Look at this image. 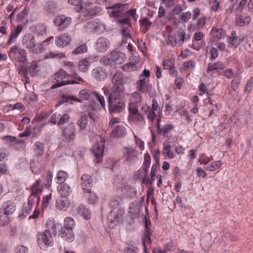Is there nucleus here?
<instances>
[{
    "label": "nucleus",
    "instance_id": "nucleus-1",
    "mask_svg": "<svg viewBox=\"0 0 253 253\" xmlns=\"http://www.w3.org/2000/svg\"><path fill=\"white\" fill-rule=\"evenodd\" d=\"M70 74L61 70L54 74L53 84L51 88H55L70 84H83L84 80L75 71V66L73 63L69 64Z\"/></svg>",
    "mask_w": 253,
    "mask_h": 253
},
{
    "label": "nucleus",
    "instance_id": "nucleus-2",
    "mask_svg": "<svg viewBox=\"0 0 253 253\" xmlns=\"http://www.w3.org/2000/svg\"><path fill=\"white\" fill-rule=\"evenodd\" d=\"M125 94L110 93L107 98L108 110L110 114H119L126 108L123 98Z\"/></svg>",
    "mask_w": 253,
    "mask_h": 253
},
{
    "label": "nucleus",
    "instance_id": "nucleus-3",
    "mask_svg": "<svg viewBox=\"0 0 253 253\" xmlns=\"http://www.w3.org/2000/svg\"><path fill=\"white\" fill-rule=\"evenodd\" d=\"M111 82L112 86L110 88L111 93L125 94V79L122 72H116L112 78Z\"/></svg>",
    "mask_w": 253,
    "mask_h": 253
},
{
    "label": "nucleus",
    "instance_id": "nucleus-4",
    "mask_svg": "<svg viewBox=\"0 0 253 253\" xmlns=\"http://www.w3.org/2000/svg\"><path fill=\"white\" fill-rule=\"evenodd\" d=\"M61 134L63 141L66 143H73L76 136L75 124L71 122L61 127Z\"/></svg>",
    "mask_w": 253,
    "mask_h": 253
},
{
    "label": "nucleus",
    "instance_id": "nucleus-5",
    "mask_svg": "<svg viewBox=\"0 0 253 253\" xmlns=\"http://www.w3.org/2000/svg\"><path fill=\"white\" fill-rule=\"evenodd\" d=\"M150 72L149 70L144 69L142 73L138 77V80L136 82V87L142 93L147 92L149 90V77Z\"/></svg>",
    "mask_w": 253,
    "mask_h": 253
},
{
    "label": "nucleus",
    "instance_id": "nucleus-6",
    "mask_svg": "<svg viewBox=\"0 0 253 253\" xmlns=\"http://www.w3.org/2000/svg\"><path fill=\"white\" fill-rule=\"evenodd\" d=\"M8 55L11 59L23 64H26L27 61L26 50L16 45L11 47Z\"/></svg>",
    "mask_w": 253,
    "mask_h": 253
},
{
    "label": "nucleus",
    "instance_id": "nucleus-7",
    "mask_svg": "<svg viewBox=\"0 0 253 253\" xmlns=\"http://www.w3.org/2000/svg\"><path fill=\"white\" fill-rule=\"evenodd\" d=\"M22 44L23 47L28 49L30 53H38V49L36 48V40L32 34H25L22 39Z\"/></svg>",
    "mask_w": 253,
    "mask_h": 253
},
{
    "label": "nucleus",
    "instance_id": "nucleus-8",
    "mask_svg": "<svg viewBox=\"0 0 253 253\" xmlns=\"http://www.w3.org/2000/svg\"><path fill=\"white\" fill-rule=\"evenodd\" d=\"M38 243L41 249H45L53 243L51 235L49 231L45 230L38 234Z\"/></svg>",
    "mask_w": 253,
    "mask_h": 253
},
{
    "label": "nucleus",
    "instance_id": "nucleus-9",
    "mask_svg": "<svg viewBox=\"0 0 253 253\" xmlns=\"http://www.w3.org/2000/svg\"><path fill=\"white\" fill-rule=\"evenodd\" d=\"M72 19L70 17L64 15H59L55 17L53 22L60 31L65 30L69 27L71 23Z\"/></svg>",
    "mask_w": 253,
    "mask_h": 253
},
{
    "label": "nucleus",
    "instance_id": "nucleus-10",
    "mask_svg": "<svg viewBox=\"0 0 253 253\" xmlns=\"http://www.w3.org/2000/svg\"><path fill=\"white\" fill-rule=\"evenodd\" d=\"M53 227L58 229L59 235L64 240L69 242L74 240V234L71 229H68L67 227H64L59 224H57V226H54Z\"/></svg>",
    "mask_w": 253,
    "mask_h": 253
},
{
    "label": "nucleus",
    "instance_id": "nucleus-11",
    "mask_svg": "<svg viewBox=\"0 0 253 253\" xmlns=\"http://www.w3.org/2000/svg\"><path fill=\"white\" fill-rule=\"evenodd\" d=\"M40 201L39 195L31 194L29 196L27 204L24 206V213H29L32 210L34 205H38Z\"/></svg>",
    "mask_w": 253,
    "mask_h": 253
},
{
    "label": "nucleus",
    "instance_id": "nucleus-12",
    "mask_svg": "<svg viewBox=\"0 0 253 253\" xmlns=\"http://www.w3.org/2000/svg\"><path fill=\"white\" fill-rule=\"evenodd\" d=\"M104 142L95 144L91 148L90 151L92 155L96 159L97 162H100L104 153Z\"/></svg>",
    "mask_w": 253,
    "mask_h": 253
},
{
    "label": "nucleus",
    "instance_id": "nucleus-13",
    "mask_svg": "<svg viewBox=\"0 0 253 253\" xmlns=\"http://www.w3.org/2000/svg\"><path fill=\"white\" fill-rule=\"evenodd\" d=\"M242 12V8H236L235 20L236 26H243L244 25H248L251 21V18L249 16H246L244 18H243V16L241 15Z\"/></svg>",
    "mask_w": 253,
    "mask_h": 253
},
{
    "label": "nucleus",
    "instance_id": "nucleus-14",
    "mask_svg": "<svg viewBox=\"0 0 253 253\" xmlns=\"http://www.w3.org/2000/svg\"><path fill=\"white\" fill-rule=\"evenodd\" d=\"M72 40V38L68 33H64L56 37L55 41L56 45L60 47H64L69 45Z\"/></svg>",
    "mask_w": 253,
    "mask_h": 253
},
{
    "label": "nucleus",
    "instance_id": "nucleus-15",
    "mask_svg": "<svg viewBox=\"0 0 253 253\" xmlns=\"http://www.w3.org/2000/svg\"><path fill=\"white\" fill-rule=\"evenodd\" d=\"M125 161L128 163H133L137 158V151L131 147H125L123 150Z\"/></svg>",
    "mask_w": 253,
    "mask_h": 253
},
{
    "label": "nucleus",
    "instance_id": "nucleus-16",
    "mask_svg": "<svg viewBox=\"0 0 253 253\" xmlns=\"http://www.w3.org/2000/svg\"><path fill=\"white\" fill-rule=\"evenodd\" d=\"M110 45L109 41L105 37H100L95 43L94 46L97 52H103L106 51Z\"/></svg>",
    "mask_w": 253,
    "mask_h": 253
},
{
    "label": "nucleus",
    "instance_id": "nucleus-17",
    "mask_svg": "<svg viewBox=\"0 0 253 253\" xmlns=\"http://www.w3.org/2000/svg\"><path fill=\"white\" fill-rule=\"evenodd\" d=\"M107 72L105 69L97 67L92 71V77L98 82H101L107 78Z\"/></svg>",
    "mask_w": 253,
    "mask_h": 253
},
{
    "label": "nucleus",
    "instance_id": "nucleus-18",
    "mask_svg": "<svg viewBox=\"0 0 253 253\" xmlns=\"http://www.w3.org/2000/svg\"><path fill=\"white\" fill-rule=\"evenodd\" d=\"M81 186L83 192L90 190L93 186V179L91 176L84 174L81 177Z\"/></svg>",
    "mask_w": 253,
    "mask_h": 253
},
{
    "label": "nucleus",
    "instance_id": "nucleus-19",
    "mask_svg": "<svg viewBox=\"0 0 253 253\" xmlns=\"http://www.w3.org/2000/svg\"><path fill=\"white\" fill-rule=\"evenodd\" d=\"M139 104L131 102L129 105L128 111L129 117H136L137 120H143L144 116L141 113L138 112V106Z\"/></svg>",
    "mask_w": 253,
    "mask_h": 253
},
{
    "label": "nucleus",
    "instance_id": "nucleus-20",
    "mask_svg": "<svg viewBox=\"0 0 253 253\" xmlns=\"http://www.w3.org/2000/svg\"><path fill=\"white\" fill-rule=\"evenodd\" d=\"M110 55L111 60L117 64H122L126 61V58L124 53L115 50L112 51Z\"/></svg>",
    "mask_w": 253,
    "mask_h": 253
},
{
    "label": "nucleus",
    "instance_id": "nucleus-21",
    "mask_svg": "<svg viewBox=\"0 0 253 253\" xmlns=\"http://www.w3.org/2000/svg\"><path fill=\"white\" fill-rule=\"evenodd\" d=\"M225 31L221 28L213 27L210 33L211 36L213 38L212 42L216 43L225 35Z\"/></svg>",
    "mask_w": 253,
    "mask_h": 253
},
{
    "label": "nucleus",
    "instance_id": "nucleus-22",
    "mask_svg": "<svg viewBox=\"0 0 253 253\" xmlns=\"http://www.w3.org/2000/svg\"><path fill=\"white\" fill-rule=\"evenodd\" d=\"M242 41L236 35L235 30L231 32V36L228 38V46L229 48H236L241 43Z\"/></svg>",
    "mask_w": 253,
    "mask_h": 253
},
{
    "label": "nucleus",
    "instance_id": "nucleus-23",
    "mask_svg": "<svg viewBox=\"0 0 253 253\" xmlns=\"http://www.w3.org/2000/svg\"><path fill=\"white\" fill-rule=\"evenodd\" d=\"M83 196L88 204L94 205L98 200V197L95 193L91 190L83 192Z\"/></svg>",
    "mask_w": 253,
    "mask_h": 253
},
{
    "label": "nucleus",
    "instance_id": "nucleus-24",
    "mask_svg": "<svg viewBox=\"0 0 253 253\" xmlns=\"http://www.w3.org/2000/svg\"><path fill=\"white\" fill-rule=\"evenodd\" d=\"M24 26L22 24H19L17 27L11 30L9 38L7 42V44L9 45L15 41L19 34L22 31Z\"/></svg>",
    "mask_w": 253,
    "mask_h": 253
},
{
    "label": "nucleus",
    "instance_id": "nucleus-25",
    "mask_svg": "<svg viewBox=\"0 0 253 253\" xmlns=\"http://www.w3.org/2000/svg\"><path fill=\"white\" fill-rule=\"evenodd\" d=\"M126 132L123 126L118 125L115 126L110 133V136L113 138L124 137L126 136Z\"/></svg>",
    "mask_w": 253,
    "mask_h": 253
},
{
    "label": "nucleus",
    "instance_id": "nucleus-26",
    "mask_svg": "<svg viewBox=\"0 0 253 253\" xmlns=\"http://www.w3.org/2000/svg\"><path fill=\"white\" fill-rule=\"evenodd\" d=\"M157 127L158 133L160 135L166 136L171 130L174 128V126L171 124L165 125L164 127H160V119H157Z\"/></svg>",
    "mask_w": 253,
    "mask_h": 253
},
{
    "label": "nucleus",
    "instance_id": "nucleus-27",
    "mask_svg": "<svg viewBox=\"0 0 253 253\" xmlns=\"http://www.w3.org/2000/svg\"><path fill=\"white\" fill-rule=\"evenodd\" d=\"M69 205V200L67 197L61 196L56 200V207L60 210L66 211Z\"/></svg>",
    "mask_w": 253,
    "mask_h": 253
},
{
    "label": "nucleus",
    "instance_id": "nucleus-28",
    "mask_svg": "<svg viewBox=\"0 0 253 253\" xmlns=\"http://www.w3.org/2000/svg\"><path fill=\"white\" fill-rule=\"evenodd\" d=\"M44 10L48 14H54L57 10V3L54 1H48L44 6Z\"/></svg>",
    "mask_w": 253,
    "mask_h": 253
},
{
    "label": "nucleus",
    "instance_id": "nucleus-29",
    "mask_svg": "<svg viewBox=\"0 0 253 253\" xmlns=\"http://www.w3.org/2000/svg\"><path fill=\"white\" fill-rule=\"evenodd\" d=\"M122 214L121 212L115 211L111 210L110 213L107 215V219L111 223L117 224L119 222L121 219Z\"/></svg>",
    "mask_w": 253,
    "mask_h": 253
},
{
    "label": "nucleus",
    "instance_id": "nucleus-30",
    "mask_svg": "<svg viewBox=\"0 0 253 253\" xmlns=\"http://www.w3.org/2000/svg\"><path fill=\"white\" fill-rule=\"evenodd\" d=\"M123 203V198L121 196H114L110 201V207L114 210H117V211H120V210L119 207Z\"/></svg>",
    "mask_w": 253,
    "mask_h": 253
},
{
    "label": "nucleus",
    "instance_id": "nucleus-31",
    "mask_svg": "<svg viewBox=\"0 0 253 253\" xmlns=\"http://www.w3.org/2000/svg\"><path fill=\"white\" fill-rule=\"evenodd\" d=\"M44 151V146L43 143L40 141H36L34 144V152L37 157H42Z\"/></svg>",
    "mask_w": 253,
    "mask_h": 253
},
{
    "label": "nucleus",
    "instance_id": "nucleus-32",
    "mask_svg": "<svg viewBox=\"0 0 253 253\" xmlns=\"http://www.w3.org/2000/svg\"><path fill=\"white\" fill-rule=\"evenodd\" d=\"M101 11V8L100 7L94 6L87 8L84 11L85 17L92 18L96 15Z\"/></svg>",
    "mask_w": 253,
    "mask_h": 253
},
{
    "label": "nucleus",
    "instance_id": "nucleus-33",
    "mask_svg": "<svg viewBox=\"0 0 253 253\" xmlns=\"http://www.w3.org/2000/svg\"><path fill=\"white\" fill-rule=\"evenodd\" d=\"M42 181L40 179H37L31 186L30 190L31 194L39 195L42 192V186L41 185Z\"/></svg>",
    "mask_w": 253,
    "mask_h": 253
},
{
    "label": "nucleus",
    "instance_id": "nucleus-34",
    "mask_svg": "<svg viewBox=\"0 0 253 253\" xmlns=\"http://www.w3.org/2000/svg\"><path fill=\"white\" fill-rule=\"evenodd\" d=\"M224 65L221 62H216L215 63H209L208 64L207 72L210 74L211 71L214 70H223Z\"/></svg>",
    "mask_w": 253,
    "mask_h": 253
},
{
    "label": "nucleus",
    "instance_id": "nucleus-35",
    "mask_svg": "<svg viewBox=\"0 0 253 253\" xmlns=\"http://www.w3.org/2000/svg\"><path fill=\"white\" fill-rule=\"evenodd\" d=\"M145 228L146 231L144 233V236L142 238L144 252H146V245H149L151 243V238L149 231L150 229L148 227V224L146 221L145 222Z\"/></svg>",
    "mask_w": 253,
    "mask_h": 253
},
{
    "label": "nucleus",
    "instance_id": "nucleus-36",
    "mask_svg": "<svg viewBox=\"0 0 253 253\" xmlns=\"http://www.w3.org/2000/svg\"><path fill=\"white\" fill-rule=\"evenodd\" d=\"M7 209L4 210V211H0V226H4L8 224L9 222L8 215L11 213Z\"/></svg>",
    "mask_w": 253,
    "mask_h": 253
},
{
    "label": "nucleus",
    "instance_id": "nucleus-37",
    "mask_svg": "<svg viewBox=\"0 0 253 253\" xmlns=\"http://www.w3.org/2000/svg\"><path fill=\"white\" fill-rule=\"evenodd\" d=\"M78 212L80 215L86 219H88L90 218V211L83 205H81L79 206Z\"/></svg>",
    "mask_w": 253,
    "mask_h": 253
},
{
    "label": "nucleus",
    "instance_id": "nucleus-38",
    "mask_svg": "<svg viewBox=\"0 0 253 253\" xmlns=\"http://www.w3.org/2000/svg\"><path fill=\"white\" fill-rule=\"evenodd\" d=\"M171 145L169 142H164L163 148V154L165 156L168 157L170 159H172L174 157L173 152L170 151Z\"/></svg>",
    "mask_w": 253,
    "mask_h": 253
},
{
    "label": "nucleus",
    "instance_id": "nucleus-39",
    "mask_svg": "<svg viewBox=\"0 0 253 253\" xmlns=\"http://www.w3.org/2000/svg\"><path fill=\"white\" fill-rule=\"evenodd\" d=\"M68 177V174L63 171L59 170L56 175V182L58 184H62L66 181Z\"/></svg>",
    "mask_w": 253,
    "mask_h": 253
},
{
    "label": "nucleus",
    "instance_id": "nucleus-40",
    "mask_svg": "<svg viewBox=\"0 0 253 253\" xmlns=\"http://www.w3.org/2000/svg\"><path fill=\"white\" fill-rule=\"evenodd\" d=\"M88 48L85 43H82L78 46L72 52V54L77 55L86 53L87 51Z\"/></svg>",
    "mask_w": 253,
    "mask_h": 253
},
{
    "label": "nucleus",
    "instance_id": "nucleus-41",
    "mask_svg": "<svg viewBox=\"0 0 253 253\" xmlns=\"http://www.w3.org/2000/svg\"><path fill=\"white\" fill-rule=\"evenodd\" d=\"M87 123L88 116L86 115H82L77 122L81 130L85 129Z\"/></svg>",
    "mask_w": 253,
    "mask_h": 253
},
{
    "label": "nucleus",
    "instance_id": "nucleus-42",
    "mask_svg": "<svg viewBox=\"0 0 253 253\" xmlns=\"http://www.w3.org/2000/svg\"><path fill=\"white\" fill-rule=\"evenodd\" d=\"M89 65L90 63L86 59H83L78 63L79 69L82 72L86 73L88 70Z\"/></svg>",
    "mask_w": 253,
    "mask_h": 253
},
{
    "label": "nucleus",
    "instance_id": "nucleus-43",
    "mask_svg": "<svg viewBox=\"0 0 253 253\" xmlns=\"http://www.w3.org/2000/svg\"><path fill=\"white\" fill-rule=\"evenodd\" d=\"M92 92L87 89L81 90L79 93V99H80V102L81 100H87L90 95H92Z\"/></svg>",
    "mask_w": 253,
    "mask_h": 253
},
{
    "label": "nucleus",
    "instance_id": "nucleus-44",
    "mask_svg": "<svg viewBox=\"0 0 253 253\" xmlns=\"http://www.w3.org/2000/svg\"><path fill=\"white\" fill-rule=\"evenodd\" d=\"M59 192L61 194V196H64L68 198V197L71 194L72 190L68 184H65L60 187Z\"/></svg>",
    "mask_w": 253,
    "mask_h": 253
},
{
    "label": "nucleus",
    "instance_id": "nucleus-45",
    "mask_svg": "<svg viewBox=\"0 0 253 253\" xmlns=\"http://www.w3.org/2000/svg\"><path fill=\"white\" fill-rule=\"evenodd\" d=\"M124 72L130 73L137 70L136 64L134 63H128L122 67Z\"/></svg>",
    "mask_w": 253,
    "mask_h": 253
},
{
    "label": "nucleus",
    "instance_id": "nucleus-46",
    "mask_svg": "<svg viewBox=\"0 0 253 253\" xmlns=\"http://www.w3.org/2000/svg\"><path fill=\"white\" fill-rule=\"evenodd\" d=\"M140 21V25L143 29V32L146 33L152 26V22L147 18L142 19Z\"/></svg>",
    "mask_w": 253,
    "mask_h": 253
},
{
    "label": "nucleus",
    "instance_id": "nucleus-47",
    "mask_svg": "<svg viewBox=\"0 0 253 253\" xmlns=\"http://www.w3.org/2000/svg\"><path fill=\"white\" fill-rule=\"evenodd\" d=\"M64 222L65 224L63 227H67L68 229H71L73 231L75 226V222L73 218L70 217H66L64 220Z\"/></svg>",
    "mask_w": 253,
    "mask_h": 253
},
{
    "label": "nucleus",
    "instance_id": "nucleus-48",
    "mask_svg": "<svg viewBox=\"0 0 253 253\" xmlns=\"http://www.w3.org/2000/svg\"><path fill=\"white\" fill-rule=\"evenodd\" d=\"M222 163L221 161H215L212 162L211 164L208 166V167L206 168V169L207 170H209L211 171H213L215 170L216 169H218V168H220V167L222 166Z\"/></svg>",
    "mask_w": 253,
    "mask_h": 253
},
{
    "label": "nucleus",
    "instance_id": "nucleus-49",
    "mask_svg": "<svg viewBox=\"0 0 253 253\" xmlns=\"http://www.w3.org/2000/svg\"><path fill=\"white\" fill-rule=\"evenodd\" d=\"M183 68L184 70H189L190 71H193L196 66V62L193 60L185 62L183 63Z\"/></svg>",
    "mask_w": 253,
    "mask_h": 253
},
{
    "label": "nucleus",
    "instance_id": "nucleus-50",
    "mask_svg": "<svg viewBox=\"0 0 253 253\" xmlns=\"http://www.w3.org/2000/svg\"><path fill=\"white\" fill-rule=\"evenodd\" d=\"M177 37L178 39V43L179 45H182L185 41V32L181 29H179L177 32Z\"/></svg>",
    "mask_w": 253,
    "mask_h": 253
},
{
    "label": "nucleus",
    "instance_id": "nucleus-51",
    "mask_svg": "<svg viewBox=\"0 0 253 253\" xmlns=\"http://www.w3.org/2000/svg\"><path fill=\"white\" fill-rule=\"evenodd\" d=\"M25 147V142L22 139L17 140L12 144V147L14 149L21 150Z\"/></svg>",
    "mask_w": 253,
    "mask_h": 253
},
{
    "label": "nucleus",
    "instance_id": "nucleus-52",
    "mask_svg": "<svg viewBox=\"0 0 253 253\" xmlns=\"http://www.w3.org/2000/svg\"><path fill=\"white\" fill-rule=\"evenodd\" d=\"M209 53L210 54V59L211 61H212L215 60L218 56V52L217 48L211 47L209 50Z\"/></svg>",
    "mask_w": 253,
    "mask_h": 253
},
{
    "label": "nucleus",
    "instance_id": "nucleus-53",
    "mask_svg": "<svg viewBox=\"0 0 253 253\" xmlns=\"http://www.w3.org/2000/svg\"><path fill=\"white\" fill-rule=\"evenodd\" d=\"M61 114L55 112L50 117V122L54 125L56 124L58 126V122L59 123L60 120V117Z\"/></svg>",
    "mask_w": 253,
    "mask_h": 253
},
{
    "label": "nucleus",
    "instance_id": "nucleus-54",
    "mask_svg": "<svg viewBox=\"0 0 253 253\" xmlns=\"http://www.w3.org/2000/svg\"><path fill=\"white\" fill-rule=\"evenodd\" d=\"M174 65V60L173 59H166L163 62L164 69L169 70Z\"/></svg>",
    "mask_w": 253,
    "mask_h": 253
},
{
    "label": "nucleus",
    "instance_id": "nucleus-55",
    "mask_svg": "<svg viewBox=\"0 0 253 253\" xmlns=\"http://www.w3.org/2000/svg\"><path fill=\"white\" fill-rule=\"evenodd\" d=\"M100 62L102 63L105 66H112L113 64V60L111 59V55L110 54L109 57L103 56L100 59Z\"/></svg>",
    "mask_w": 253,
    "mask_h": 253
},
{
    "label": "nucleus",
    "instance_id": "nucleus-56",
    "mask_svg": "<svg viewBox=\"0 0 253 253\" xmlns=\"http://www.w3.org/2000/svg\"><path fill=\"white\" fill-rule=\"evenodd\" d=\"M92 95L96 97L97 100L100 102L101 106L103 108H105V107L106 106V103H105V100L104 97L103 96L100 95L97 92L94 91V92H92Z\"/></svg>",
    "mask_w": 253,
    "mask_h": 253
},
{
    "label": "nucleus",
    "instance_id": "nucleus-57",
    "mask_svg": "<svg viewBox=\"0 0 253 253\" xmlns=\"http://www.w3.org/2000/svg\"><path fill=\"white\" fill-rule=\"evenodd\" d=\"M59 57V58L65 57L64 54L62 52H57L55 51H50L44 57V58H54Z\"/></svg>",
    "mask_w": 253,
    "mask_h": 253
},
{
    "label": "nucleus",
    "instance_id": "nucleus-58",
    "mask_svg": "<svg viewBox=\"0 0 253 253\" xmlns=\"http://www.w3.org/2000/svg\"><path fill=\"white\" fill-rule=\"evenodd\" d=\"M132 102L140 104L142 100V96L140 93L135 91L132 94Z\"/></svg>",
    "mask_w": 253,
    "mask_h": 253
},
{
    "label": "nucleus",
    "instance_id": "nucleus-59",
    "mask_svg": "<svg viewBox=\"0 0 253 253\" xmlns=\"http://www.w3.org/2000/svg\"><path fill=\"white\" fill-rule=\"evenodd\" d=\"M60 120L59 123L58 122V126H61L65 124V123L69 122L70 119V117L69 114L67 113H63L61 115Z\"/></svg>",
    "mask_w": 253,
    "mask_h": 253
},
{
    "label": "nucleus",
    "instance_id": "nucleus-60",
    "mask_svg": "<svg viewBox=\"0 0 253 253\" xmlns=\"http://www.w3.org/2000/svg\"><path fill=\"white\" fill-rule=\"evenodd\" d=\"M62 100L63 101L65 102H67L69 100H71L80 102V99H79L76 96L71 95H63L62 96Z\"/></svg>",
    "mask_w": 253,
    "mask_h": 253
},
{
    "label": "nucleus",
    "instance_id": "nucleus-61",
    "mask_svg": "<svg viewBox=\"0 0 253 253\" xmlns=\"http://www.w3.org/2000/svg\"><path fill=\"white\" fill-rule=\"evenodd\" d=\"M178 42H177L176 37L175 36H169L168 37L167 40L168 44L172 46H175Z\"/></svg>",
    "mask_w": 253,
    "mask_h": 253
},
{
    "label": "nucleus",
    "instance_id": "nucleus-62",
    "mask_svg": "<svg viewBox=\"0 0 253 253\" xmlns=\"http://www.w3.org/2000/svg\"><path fill=\"white\" fill-rule=\"evenodd\" d=\"M27 68L25 65H22L18 68V74L25 79L27 78Z\"/></svg>",
    "mask_w": 253,
    "mask_h": 253
},
{
    "label": "nucleus",
    "instance_id": "nucleus-63",
    "mask_svg": "<svg viewBox=\"0 0 253 253\" xmlns=\"http://www.w3.org/2000/svg\"><path fill=\"white\" fill-rule=\"evenodd\" d=\"M204 37L203 34L201 32H197L194 34V40H193V44L195 45V42L197 41H201Z\"/></svg>",
    "mask_w": 253,
    "mask_h": 253
},
{
    "label": "nucleus",
    "instance_id": "nucleus-64",
    "mask_svg": "<svg viewBox=\"0 0 253 253\" xmlns=\"http://www.w3.org/2000/svg\"><path fill=\"white\" fill-rule=\"evenodd\" d=\"M28 252L27 248L23 245L18 246L15 249L16 253H28Z\"/></svg>",
    "mask_w": 253,
    "mask_h": 253
}]
</instances>
